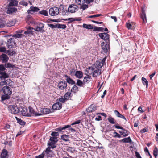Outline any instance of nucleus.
<instances>
[{
    "instance_id": "nucleus-1",
    "label": "nucleus",
    "mask_w": 158,
    "mask_h": 158,
    "mask_svg": "<svg viewBox=\"0 0 158 158\" xmlns=\"http://www.w3.org/2000/svg\"><path fill=\"white\" fill-rule=\"evenodd\" d=\"M102 50V52L104 55L107 54L108 51L109 50V42H103L101 44Z\"/></svg>"
},
{
    "instance_id": "nucleus-2",
    "label": "nucleus",
    "mask_w": 158,
    "mask_h": 158,
    "mask_svg": "<svg viewBox=\"0 0 158 158\" xmlns=\"http://www.w3.org/2000/svg\"><path fill=\"white\" fill-rule=\"evenodd\" d=\"M8 108L9 111L13 114H16L20 113V109L15 105H10Z\"/></svg>"
},
{
    "instance_id": "nucleus-3",
    "label": "nucleus",
    "mask_w": 158,
    "mask_h": 158,
    "mask_svg": "<svg viewBox=\"0 0 158 158\" xmlns=\"http://www.w3.org/2000/svg\"><path fill=\"white\" fill-rule=\"evenodd\" d=\"M58 139L56 137H50L48 143L49 146L51 147L52 148H53L56 147L55 143L58 141Z\"/></svg>"
},
{
    "instance_id": "nucleus-4",
    "label": "nucleus",
    "mask_w": 158,
    "mask_h": 158,
    "mask_svg": "<svg viewBox=\"0 0 158 158\" xmlns=\"http://www.w3.org/2000/svg\"><path fill=\"white\" fill-rule=\"evenodd\" d=\"M0 86H2L6 83L5 78L8 77L9 76L5 72L0 73Z\"/></svg>"
},
{
    "instance_id": "nucleus-5",
    "label": "nucleus",
    "mask_w": 158,
    "mask_h": 158,
    "mask_svg": "<svg viewBox=\"0 0 158 158\" xmlns=\"http://www.w3.org/2000/svg\"><path fill=\"white\" fill-rule=\"evenodd\" d=\"M49 12L50 15L54 16L58 15L59 13V10L58 7H53L50 9Z\"/></svg>"
},
{
    "instance_id": "nucleus-6",
    "label": "nucleus",
    "mask_w": 158,
    "mask_h": 158,
    "mask_svg": "<svg viewBox=\"0 0 158 158\" xmlns=\"http://www.w3.org/2000/svg\"><path fill=\"white\" fill-rule=\"evenodd\" d=\"M106 59V57H105L102 59H100L96 61L94 65L95 67L97 68H101L103 65L105 64Z\"/></svg>"
},
{
    "instance_id": "nucleus-7",
    "label": "nucleus",
    "mask_w": 158,
    "mask_h": 158,
    "mask_svg": "<svg viewBox=\"0 0 158 158\" xmlns=\"http://www.w3.org/2000/svg\"><path fill=\"white\" fill-rule=\"evenodd\" d=\"M15 44L16 43L14 38L8 39L6 43V46L9 48H14L15 46Z\"/></svg>"
},
{
    "instance_id": "nucleus-8",
    "label": "nucleus",
    "mask_w": 158,
    "mask_h": 158,
    "mask_svg": "<svg viewBox=\"0 0 158 158\" xmlns=\"http://www.w3.org/2000/svg\"><path fill=\"white\" fill-rule=\"evenodd\" d=\"M78 6L76 5L72 4L70 5L68 8L69 12L73 13L78 10Z\"/></svg>"
},
{
    "instance_id": "nucleus-9",
    "label": "nucleus",
    "mask_w": 158,
    "mask_h": 158,
    "mask_svg": "<svg viewBox=\"0 0 158 158\" xmlns=\"http://www.w3.org/2000/svg\"><path fill=\"white\" fill-rule=\"evenodd\" d=\"M71 126L70 125H67L63 127H60L57 128L56 129V131H58L59 132H61L63 130H64L68 128V130L69 131V132H73L75 131V130L71 127Z\"/></svg>"
},
{
    "instance_id": "nucleus-10",
    "label": "nucleus",
    "mask_w": 158,
    "mask_h": 158,
    "mask_svg": "<svg viewBox=\"0 0 158 158\" xmlns=\"http://www.w3.org/2000/svg\"><path fill=\"white\" fill-rule=\"evenodd\" d=\"M5 84L6 85V87L4 86L2 89H10L13 88V82L10 79L6 80V83Z\"/></svg>"
},
{
    "instance_id": "nucleus-11",
    "label": "nucleus",
    "mask_w": 158,
    "mask_h": 158,
    "mask_svg": "<svg viewBox=\"0 0 158 158\" xmlns=\"http://www.w3.org/2000/svg\"><path fill=\"white\" fill-rule=\"evenodd\" d=\"M44 24L43 23H38L36 28L34 30L37 31L43 32L44 31L43 29L44 27Z\"/></svg>"
},
{
    "instance_id": "nucleus-12",
    "label": "nucleus",
    "mask_w": 158,
    "mask_h": 158,
    "mask_svg": "<svg viewBox=\"0 0 158 158\" xmlns=\"http://www.w3.org/2000/svg\"><path fill=\"white\" fill-rule=\"evenodd\" d=\"M99 37L104 40L106 41L109 39V35L106 33H100L98 34Z\"/></svg>"
},
{
    "instance_id": "nucleus-13",
    "label": "nucleus",
    "mask_w": 158,
    "mask_h": 158,
    "mask_svg": "<svg viewBox=\"0 0 158 158\" xmlns=\"http://www.w3.org/2000/svg\"><path fill=\"white\" fill-rule=\"evenodd\" d=\"M26 29L27 30L25 31L24 32L25 35H28V36L29 35H33L34 31L31 30L33 29V28L29 27L27 28H26Z\"/></svg>"
},
{
    "instance_id": "nucleus-14",
    "label": "nucleus",
    "mask_w": 158,
    "mask_h": 158,
    "mask_svg": "<svg viewBox=\"0 0 158 158\" xmlns=\"http://www.w3.org/2000/svg\"><path fill=\"white\" fill-rule=\"evenodd\" d=\"M39 110H40V113L41 115L43 114H49L50 112V110L48 108H39Z\"/></svg>"
},
{
    "instance_id": "nucleus-15",
    "label": "nucleus",
    "mask_w": 158,
    "mask_h": 158,
    "mask_svg": "<svg viewBox=\"0 0 158 158\" xmlns=\"http://www.w3.org/2000/svg\"><path fill=\"white\" fill-rule=\"evenodd\" d=\"M52 107L54 110H59L61 108L62 104L61 103L57 102L53 104Z\"/></svg>"
},
{
    "instance_id": "nucleus-16",
    "label": "nucleus",
    "mask_w": 158,
    "mask_h": 158,
    "mask_svg": "<svg viewBox=\"0 0 158 158\" xmlns=\"http://www.w3.org/2000/svg\"><path fill=\"white\" fill-rule=\"evenodd\" d=\"M0 61L2 60V62L3 63H6L9 60L8 56L5 54H2L0 56Z\"/></svg>"
},
{
    "instance_id": "nucleus-17",
    "label": "nucleus",
    "mask_w": 158,
    "mask_h": 158,
    "mask_svg": "<svg viewBox=\"0 0 158 158\" xmlns=\"http://www.w3.org/2000/svg\"><path fill=\"white\" fill-rule=\"evenodd\" d=\"M67 86V83L65 81L60 82L58 85L60 89H65L66 88Z\"/></svg>"
},
{
    "instance_id": "nucleus-18",
    "label": "nucleus",
    "mask_w": 158,
    "mask_h": 158,
    "mask_svg": "<svg viewBox=\"0 0 158 158\" xmlns=\"http://www.w3.org/2000/svg\"><path fill=\"white\" fill-rule=\"evenodd\" d=\"M64 77L66 78V80L68 83L72 85L75 84V82L70 78V77L67 75H65Z\"/></svg>"
},
{
    "instance_id": "nucleus-19",
    "label": "nucleus",
    "mask_w": 158,
    "mask_h": 158,
    "mask_svg": "<svg viewBox=\"0 0 158 158\" xmlns=\"http://www.w3.org/2000/svg\"><path fill=\"white\" fill-rule=\"evenodd\" d=\"M17 11L16 8L9 6L7 10V13L9 14H13Z\"/></svg>"
},
{
    "instance_id": "nucleus-20",
    "label": "nucleus",
    "mask_w": 158,
    "mask_h": 158,
    "mask_svg": "<svg viewBox=\"0 0 158 158\" xmlns=\"http://www.w3.org/2000/svg\"><path fill=\"white\" fill-rule=\"evenodd\" d=\"M20 109V113L24 116H28V113L27 112V110L26 108H19Z\"/></svg>"
},
{
    "instance_id": "nucleus-21",
    "label": "nucleus",
    "mask_w": 158,
    "mask_h": 158,
    "mask_svg": "<svg viewBox=\"0 0 158 158\" xmlns=\"http://www.w3.org/2000/svg\"><path fill=\"white\" fill-rule=\"evenodd\" d=\"M141 18L143 20V23H145L147 22V19L146 17V15L145 11L143 9H142V14L141 15Z\"/></svg>"
},
{
    "instance_id": "nucleus-22",
    "label": "nucleus",
    "mask_w": 158,
    "mask_h": 158,
    "mask_svg": "<svg viewBox=\"0 0 158 158\" xmlns=\"http://www.w3.org/2000/svg\"><path fill=\"white\" fill-rule=\"evenodd\" d=\"M101 73V70L100 69H97L94 71L93 73V76L94 77H97L99 76Z\"/></svg>"
},
{
    "instance_id": "nucleus-23",
    "label": "nucleus",
    "mask_w": 158,
    "mask_h": 158,
    "mask_svg": "<svg viewBox=\"0 0 158 158\" xmlns=\"http://www.w3.org/2000/svg\"><path fill=\"white\" fill-rule=\"evenodd\" d=\"M40 10L39 8L37 7L31 6L30 7V9L28 10L27 12L28 14H31V12H37Z\"/></svg>"
},
{
    "instance_id": "nucleus-24",
    "label": "nucleus",
    "mask_w": 158,
    "mask_h": 158,
    "mask_svg": "<svg viewBox=\"0 0 158 158\" xmlns=\"http://www.w3.org/2000/svg\"><path fill=\"white\" fill-rule=\"evenodd\" d=\"M96 109V106L92 105H91L87 109V111L89 113L92 112L94 111Z\"/></svg>"
},
{
    "instance_id": "nucleus-25",
    "label": "nucleus",
    "mask_w": 158,
    "mask_h": 158,
    "mask_svg": "<svg viewBox=\"0 0 158 158\" xmlns=\"http://www.w3.org/2000/svg\"><path fill=\"white\" fill-rule=\"evenodd\" d=\"M123 130L120 131L119 133L123 136L126 137L128 136L129 135V132L123 128Z\"/></svg>"
},
{
    "instance_id": "nucleus-26",
    "label": "nucleus",
    "mask_w": 158,
    "mask_h": 158,
    "mask_svg": "<svg viewBox=\"0 0 158 158\" xmlns=\"http://www.w3.org/2000/svg\"><path fill=\"white\" fill-rule=\"evenodd\" d=\"M74 75L77 78L80 79L83 77V73L81 71H76Z\"/></svg>"
},
{
    "instance_id": "nucleus-27",
    "label": "nucleus",
    "mask_w": 158,
    "mask_h": 158,
    "mask_svg": "<svg viewBox=\"0 0 158 158\" xmlns=\"http://www.w3.org/2000/svg\"><path fill=\"white\" fill-rule=\"evenodd\" d=\"M114 112L117 116L124 119L126 121H127L126 118L123 115H122L117 110H115L114 111Z\"/></svg>"
},
{
    "instance_id": "nucleus-28",
    "label": "nucleus",
    "mask_w": 158,
    "mask_h": 158,
    "mask_svg": "<svg viewBox=\"0 0 158 158\" xmlns=\"http://www.w3.org/2000/svg\"><path fill=\"white\" fill-rule=\"evenodd\" d=\"M29 110L30 113L33 115H34L35 116H39L41 115V114H39V113H37V112L34 111L32 108H29Z\"/></svg>"
},
{
    "instance_id": "nucleus-29",
    "label": "nucleus",
    "mask_w": 158,
    "mask_h": 158,
    "mask_svg": "<svg viewBox=\"0 0 158 158\" xmlns=\"http://www.w3.org/2000/svg\"><path fill=\"white\" fill-rule=\"evenodd\" d=\"M71 96V93L70 92H68L65 94L64 96V97L65 100L67 101Z\"/></svg>"
},
{
    "instance_id": "nucleus-30",
    "label": "nucleus",
    "mask_w": 158,
    "mask_h": 158,
    "mask_svg": "<svg viewBox=\"0 0 158 158\" xmlns=\"http://www.w3.org/2000/svg\"><path fill=\"white\" fill-rule=\"evenodd\" d=\"M91 79V77H90L89 75H87L84 77L83 79V82L85 83H88L90 81Z\"/></svg>"
},
{
    "instance_id": "nucleus-31",
    "label": "nucleus",
    "mask_w": 158,
    "mask_h": 158,
    "mask_svg": "<svg viewBox=\"0 0 158 158\" xmlns=\"http://www.w3.org/2000/svg\"><path fill=\"white\" fill-rule=\"evenodd\" d=\"M7 154V151L6 149H3L1 154V157L2 158H5Z\"/></svg>"
},
{
    "instance_id": "nucleus-32",
    "label": "nucleus",
    "mask_w": 158,
    "mask_h": 158,
    "mask_svg": "<svg viewBox=\"0 0 158 158\" xmlns=\"http://www.w3.org/2000/svg\"><path fill=\"white\" fill-rule=\"evenodd\" d=\"M121 141L123 142V143H130L131 142L132 140L131 139L130 137H128L127 138H125L124 139H122Z\"/></svg>"
},
{
    "instance_id": "nucleus-33",
    "label": "nucleus",
    "mask_w": 158,
    "mask_h": 158,
    "mask_svg": "<svg viewBox=\"0 0 158 158\" xmlns=\"http://www.w3.org/2000/svg\"><path fill=\"white\" fill-rule=\"evenodd\" d=\"M83 27L84 28H86L88 29H93V26L91 24H83Z\"/></svg>"
},
{
    "instance_id": "nucleus-34",
    "label": "nucleus",
    "mask_w": 158,
    "mask_h": 158,
    "mask_svg": "<svg viewBox=\"0 0 158 158\" xmlns=\"http://www.w3.org/2000/svg\"><path fill=\"white\" fill-rule=\"evenodd\" d=\"M15 118L17 121V122L20 125H24L26 123L22 120L20 118H18L17 117H16Z\"/></svg>"
},
{
    "instance_id": "nucleus-35",
    "label": "nucleus",
    "mask_w": 158,
    "mask_h": 158,
    "mask_svg": "<svg viewBox=\"0 0 158 158\" xmlns=\"http://www.w3.org/2000/svg\"><path fill=\"white\" fill-rule=\"evenodd\" d=\"M69 136L66 135H64L61 136V139L65 141H69Z\"/></svg>"
},
{
    "instance_id": "nucleus-36",
    "label": "nucleus",
    "mask_w": 158,
    "mask_h": 158,
    "mask_svg": "<svg viewBox=\"0 0 158 158\" xmlns=\"http://www.w3.org/2000/svg\"><path fill=\"white\" fill-rule=\"evenodd\" d=\"M2 90L4 94L9 96L12 93V91H11L10 89H2Z\"/></svg>"
},
{
    "instance_id": "nucleus-37",
    "label": "nucleus",
    "mask_w": 158,
    "mask_h": 158,
    "mask_svg": "<svg viewBox=\"0 0 158 158\" xmlns=\"http://www.w3.org/2000/svg\"><path fill=\"white\" fill-rule=\"evenodd\" d=\"M18 2L16 0H12L10 2L9 5L10 6H16L18 5Z\"/></svg>"
},
{
    "instance_id": "nucleus-38",
    "label": "nucleus",
    "mask_w": 158,
    "mask_h": 158,
    "mask_svg": "<svg viewBox=\"0 0 158 158\" xmlns=\"http://www.w3.org/2000/svg\"><path fill=\"white\" fill-rule=\"evenodd\" d=\"M109 122L111 124H115V120L111 117L109 116L107 119Z\"/></svg>"
},
{
    "instance_id": "nucleus-39",
    "label": "nucleus",
    "mask_w": 158,
    "mask_h": 158,
    "mask_svg": "<svg viewBox=\"0 0 158 158\" xmlns=\"http://www.w3.org/2000/svg\"><path fill=\"white\" fill-rule=\"evenodd\" d=\"M103 29L104 28L102 27L95 26L94 28L93 31H102Z\"/></svg>"
},
{
    "instance_id": "nucleus-40",
    "label": "nucleus",
    "mask_w": 158,
    "mask_h": 158,
    "mask_svg": "<svg viewBox=\"0 0 158 158\" xmlns=\"http://www.w3.org/2000/svg\"><path fill=\"white\" fill-rule=\"evenodd\" d=\"M153 154L155 158H156L158 155V149L156 147H155L153 151Z\"/></svg>"
},
{
    "instance_id": "nucleus-41",
    "label": "nucleus",
    "mask_w": 158,
    "mask_h": 158,
    "mask_svg": "<svg viewBox=\"0 0 158 158\" xmlns=\"http://www.w3.org/2000/svg\"><path fill=\"white\" fill-rule=\"evenodd\" d=\"M6 53L8 55L10 56H12L13 54H16L15 51L12 49L8 50Z\"/></svg>"
},
{
    "instance_id": "nucleus-42",
    "label": "nucleus",
    "mask_w": 158,
    "mask_h": 158,
    "mask_svg": "<svg viewBox=\"0 0 158 158\" xmlns=\"http://www.w3.org/2000/svg\"><path fill=\"white\" fill-rule=\"evenodd\" d=\"M142 83L144 85H146V88H147L148 82L147 79L144 77H142L141 79Z\"/></svg>"
},
{
    "instance_id": "nucleus-43",
    "label": "nucleus",
    "mask_w": 158,
    "mask_h": 158,
    "mask_svg": "<svg viewBox=\"0 0 158 158\" xmlns=\"http://www.w3.org/2000/svg\"><path fill=\"white\" fill-rule=\"evenodd\" d=\"M75 2L77 4L81 5L85 3V0H75Z\"/></svg>"
},
{
    "instance_id": "nucleus-44",
    "label": "nucleus",
    "mask_w": 158,
    "mask_h": 158,
    "mask_svg": "<svg viewBox=\"0 0 158 158\" xmlns=\"http://www.w3.org/2000/svg\"><path fill=\"white\" fill-rule=\"evenodd\" d=\"M38 13L43 15L45 16H48V12L46 10H43L42 11H39Z\"/></svg>"
},
{
    "instance_id": "nucleus-45",
    "label": "nucleus",
    "mask_w": 158,
    "mask_h": 158,
    "mask_svg": "<svg viewBox=\"0 0 158 158\" xmlns=\"http://www.w3.org/2000/svg\"><path fill=\"white\" fill-rule=\"evenodd\" d=\"M56 101L58 102H59L62 103H64L66 101H67L65 99V98H64V97L63 98V97H61V98H60L57 99L56 100Z\"/></svg>"
},
{
    "instance_id": "nucleus-46",
    "label": "nucleus",
    "mask_w": 158,
    "mask_h": 158,
    "mask_svg": "<svg viewBox=\"0 0 158 158\" xmlns=\"http://www.w3.org/2000/svg\"><path fill=\"white\" fill-rule=\"evenodd\" d=\"M5 22L3 20L0 19V28L4 27L6 25Z\"/></svg>"
},
{
    "instance_id": "nucleus-47",
    "label": "nucleus",
    "mask_w": 158,
    "mask_h": 158,
    "mask_svg": "<svg viewBox=\"0 0 158 158\" xmlns=\"http://www.w3.org/2000/svg\"><path fill=\"white\" fill-rule=\"evenodd\" d=\"M57 28H59L65 29L66 28V26L65 24H57Z\"/></svg>"
},
{
    "instance_id": "nucleus-48",
    "label": "nucleus",
    "mask_w": 158,
    "mask_h": 158,
    "mask_svg": "<svg viewBox=\"0 0 158 158\" xmlns=\"http://www.w3.org/2000/svg\"><path fill=\"white\" fill-rule=\"evenodd\" d=\"M9 97V96L5 94L2 95L1 96V100L2 101L5 100L6 99H8Z\"/></svg>"
},
{
    "instance_id": "nucleus-49",
    "label": "nucleus",
    "mask_w": 158,
    "mask_h": 158,
    "mask_svg": "<svg viewBox=\"0 0 158 158\" xmlns=\"http://www.w3.org/2000/svg\"><path fill=\"white\" fill-rule=\"evenodd\" d=\"M22 35L21 34L16 33L14 34L13 37L15 38H20L22 37Z\"/></svg>"
},
{
    "instance_id": "nucleus-50",
    "label": "nucleus",
    "mask_w": 158,
    "mask_h": 158,
    "mask_svg": "<svg viewBox=\"0 0 158 158\" xmlns=\"http://www.w3.org/2000/svg\"><path fill=\"white\" fill-rule=\"evenodd\" d=\"M77 81L76 83L77 85L79 86H83V83L82 81L79 79H77Z\"/></svg>"
},
{
    "instance_id": "nucleus-51",
    "label": "nucleus",
    "mask_w": 158,
    "mask_h": 158,
    "mask_svg": "<svg viewBox=\"0 0 158 158\" xmlns=\"http://www.w3.org/2000/svg\"><path fill=\"white\" fill-rule=\"evenodd\" d=\"M0 52H2L6 53V50L5 47H0Z\"/></svg>"
},
{
    "instance_id": "nucleus-52",
    "label": "nucleus",
    "mask_w": 158,
    "mask_h": 158,
    "mask_svg": "<svg viewBox=\"0 0 158 158\" xmlns=\"http://www.w3.org/2000/svg\"><path fill=\"white\" fill-rule=\"evenodd\" d=\"M97 88H98V89H100L101 88L103 89L104 88L103 83L101 84L100 82H99L97 85Z\"/></svg>"
},
{
    "instance_id": "nucleus-53",
    "label": "nucleus",
    "mask_w": 158,
    "mask_h": 158,
    "mask_svg": "<svg viewBox=\"0 0 158 158\" xmlns=\"http://www.w3.org/2000/svg\"><path fill=\"white\" fill-rule=\"evenodd\" d=\"M102 15L101 14L94 15H93L89 16L88 17V18H93L97 17L102 16Z\"/></svg>"
},
{
    "instance_id": "nucleus-54",
    "label": "nucleus",
    "mask_w": 158,
    "mask_h": 158,
    "mask_svg": "<svg viewBox=\"0 0 158 158\" xmlns=\"http://www.w3.org/2000/svg\"><path fill=\"white\" fill-rule=\"evenodd\" d=\"M70 75H75L76 73V70L74 68H72L70 70Z\"/></svg>"
},
{
    "instance_id": "nucleus-55",
    "label": "nucleus",
    "mask_w": 158,
    "mask_h": 158,
    "mask_svg": "<svg viewBox=\"0 0 158 158\" xmlns=\"http://www.w3.org/2000/svg\"><path fill=\"white\" fill-rule=\"evenodd\" d=\"M113 134L115 135L113 136V137L114 138L117 137L118 138H120L121 137V135L116 132H114L113 133Z\"/></svg>"
},
{
    "instance_id": "nucleus-56",
    "label": "nucleus",
    "mask_w": 158,
    "mask_h": 158,
    "mask_svg": "<svg viewBox=\"0 0 158 158\" xmlns=\"http://www.w3.org/2000/svg\"><path fill=\"white\" fill-rule=\"evenodd\" d=\"M82 5H81V7H80V9H82L83 10H84L85 9H87L88 7V5H86L85 4H83Z\"/></svg>"
},
{
    "instance_id": "nucleus-57",
    "label": "nucleus",
    "mask_w": 158,
    "mask_h": 158,
    "mask_svg": "<svg viewBox=\"0 0 158 158\" xmlns=\"http://www.w3.org/2000/svg\"><path fill=\"white\" fill-rule=\"evenodd\" d=\"M15 24L14 23L13 21L9 22L7 23L6 25L8 27H11L13 26Z\"/></svg>"
},
{
    "instance_id": "nucleus-58",
    "label": "nucleus",
    "mask_w": 158,
    "mask_h": 158,
    "mask_svg": "<svg viewBox=\"0 0 158 158\" xmlns=\"http://www.w3.org/2000/svg\"><path fill=\"white\" fill-rule=\"evenodd\" d=\"M52 137H56L59 136V133L58 132H53L51 134Z\"/></svg>"
},
{
    "instance_id": "nucleus-59",
    "label": "nucleus",
    "mask_w": 158,
    "mask_h": 158,
    "mask_svg": "<svg viewBox=\"0 0 158 158\" xmlns=\"http://www.w3.org/2000/svg\"><path fill=\"white\" fill-rule=\"evenodd\" d=\"M48 26L52 29H54L57 28V24L56 25L53 24H48Z\"/></svg>"
},
{
    "instance_id": "nucleus-60",
    "label": "nucleus",
    "mask_w": 158,
    "mask_h": 158,
    "mask_svg": "<svg viewBox=\"0 0 158 158\" xmlns=\"http://www.w3.org/2000/svg\"><path fill=\"white\" fill-rule=\"evenodd\" d=\"M20 4L25 6H27L28 5V3L23 0L21 1L20 2Z\"/></svg>"
},
{
    "instance_id": "nucleus-61",
    "label": "nucleus",
    "mask_w": 158,
    "mask_h": 158,
    "mask_svg": "<svg viewBox=\"0 0 158 158\" xmlns=\"http://www.w3.org/2000/svg\"><path fill=\"white\" fill-rule=\"evenodd\" d=\"M5 68L3 65H0V73L3 72H1V71H3L5 70Z\"/></svg>"
},
{
    "instance_id": "nucleus-62",
    "label": "nucleus",
    "mask_w": 158,
    "mask_h": 158,
    "mask_svg": "<svg viewBox=\"0 0 158 158\" xmlns=\"http://www.w3.org/2000/svg\"><path fill=\"white\" fill-rule=\"evenodd\" d=\"M5 66L6 68L13 67V65L10 63H8L7 64H6Z\"/></svg>"
},
{
    "instance_id": "nucleus-63",
    "label": "nucleus",
    "mask_w": 158,
    "mask_h": 158,
    "mask_svg": "<svg viewBox=\"0 0 158 158\" xmlns=\"http://www.w3.org/2000/svg\"><path fill=\"white\" fill-rule=\"evenodd\" d=\"M44 154L43 152L41 154L35 156V158H43L44 157Z\"/></svg>"
},
{
    "instance_id": "nucleus-64",
    "label": "nucleus",
    "mask_w": 158,
    "mask_h": 158,
    "mask_svg": "<svg viewBox=\"0 0 158 158\" xmlns=\"http://www.w3.org/2000/svg\"><path fill=\"white\" fill-rule=\"evenodd\" d=\"M51 148H52L51 147L49 146V147L46 149L45 152L47 154H49L51 152V150L50 149Z\"/></svg>"
}]
</instances>
